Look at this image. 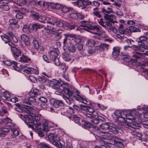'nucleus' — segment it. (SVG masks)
Returning <instances> with one entry per match:
<instances>
[{
    "mask_svg": "<svg viewBox=\"0 0 148 148\" xmlns=\"http://www.w3.org/2000/svg\"><path fill=\"white\" fill-rule=\"evenodd\" d=\"M99 44V42L98 41H94L92 39L88 40L86 43V45L88 47H98V45Z\"/></svg>",
    "mask_w": 148,
    "mask_h": 148,
    "instance_id": "obj_17",
    "label": "nucleus"
},
{
    "mask_svg": "<svg viewBox=\"0 0 148 148\" xmlns=\"http://www.w3.org/2000/svg\"><path fill=\"white\" fill-rule=\"evenodd\" d=\"M79 101L82 103H83L87 105H90V106H88L87 107L85 106L82 107L81 109V112H85V111L82 110V108L83 107L87 108L88 107H90L91 108L93 109L94 110H95L94 109L96 108L97 106V104L95 103L93 101H92L89 100L84 96H82V98H81V99Z\"/></svg>",
    "mask_w": 148,
    "mask_h": 148,
    "instance_id": "obj_11",
    "label": "nucleus"
},
{
    "mask_svg": "<svg viewBox=\"0 0 148 148\" xmlns=\"http://www.w3.org/2000/svg\"><path fill=\"white\" fill-rule=\"evenodd\" d=\"M104 17L106 20L111 22H113L116 19L115 16L113 15L105 14Z\"/></svg>",
    "mask_w": 148,
    "mask_h": 148,
    "instance_id": "obj_34",
    "label": "nucleus"
},
{
    "mask_svg": "<svg viewBox=\"0 0 148 148\" xmlns=\"http://www.w3.org/2000/svg\"><path fill=\"white\" fill-rule=\"evenodd\" d=\"M31 15L33 16V17L35 19L39 21V18L42 17H43V16H41L40 17L39 16V14L34 11H31Z\"/></svg>",
    "mask_w": 148,
    "mask_h": 148,
    "instance_id": "obj_38",
    "label": "nucleus"
},
{
    "mask_svg": "<svg viewBox=\"0 0 148 148\" xmlns=\"http://www.w3.org/2000/svg\"><path fill=\"white\" fill-rule=\"evenodd\" d=\"M12 64L13 65V67L15 70L17 71H23L24 72V71L23 70L22 68L21 67V66H23V65H20V68L17 66V64L16 62L14 61L12 62Z\"/></svg>",
    "mask_w": 148,
    "mask_h": 148,
    "instance_id": "obj_39",
    "label": "nucleus"
},
{
    "mask_svg": "<svg viewBox=\"0 0 148 148\" xmlns=\"http://www.w3.org/2000/svg\"><path fill=\"white\" fill-rule=\"evenodd\" d=\"M65 38L64 40V45H66V43L69 42V40H72V42H73L74 36L71 34H64Z\"/></svg>",
    "mask_w": 148,
    "mask_h": 148,
    "instance_id": "obj_19",
    "label": "nucleus"
},
{
    "mask_svg": "<svg viewBox=\"0 0 148 148\" xmlns=\"http://www.w3.org/2000/svg\"><path fill=\"white\" fill-rule=\"evenodd\" d=\"M62 58L64 60L67 62L71 60L70 56L66 53H64L63 54Z\"/></svg>",
    "mask_w": 148,
    "mask_h": 148,
    "instance_id": "obj_44",
    "label": "nucleus"
},
{
    "mask_svg": "<svg viewBox=\"0 0 148 148\" xmlns=\"http://www.w3.org/2000/svg\"><path fill=\"white\" fill-rule=\"evenodd\" d=\"M24 111L26 112L27 113H29L32 110L33 108L32 107L27 105L26 104H24L21 105Z\"/></svg>",
    "mask_w": 148,
    "mask_h": 148,
    "instance_id": "obj_32",
    "label": "nucleus"
},
{
    "mask_svg": "<svg viewBox=\"0 0 148 148\" xmlns=\"http://www.w3.org/2000/svg\"><path fill=\"white\" fill-rule=\"evenodd\" d=\"M123 60L126 62L129 63L130 64H132L133 65H136V66H148V59L147 62L143 64L139 62H137V61L136 59H132L129 56H126L124 57L123 58Z\"/></svg>",
    "mask_w": 148,
    "mask_h": 148,
    "instance_id": "obj_9",
    "label": "nucleus"
},
{
    "mask_svg": "<svg viewBox=\"0 0 148 148\" xmlns=\"http://www.w3.org/2000/svg\"><path fill=\"white\" fill-rule=\"evenodd\" d=\"M59 53L58 49L57 48L53 49V51H49V54L50 59L52 60L53 59H55L58 56Z\"/></svg>",
    "mask_w": 148,
    "mask_h": 148,
    "instance_id": "obj_16",
    "label": "nucleus"
},
{
    "mask_svg": "<svg viewBox=\"0 0 148 148\" xmlns=\"http://www.w3.org/2000/svg\"><path fill=\"white\" fill-rule=\"evenodd\" d=\"M128 126H129V129H131L132 130H133L132 128L134 129H138L140 128L139 124L134 121L131 122L129 124Z\"/></svg>",
    "mask_w": 148,
    "mask_h": 148,
    "instance_id": "obj_28",
    "label": "nucleus"
},
{
    "mask_svg": "<svg viewBox=\"0 0 148 148\" xmlns=\"http://www.w3.org/2000/svg\"><path fill=\"white\" fill-rule=\"evenodd\" d=\"M27 66V65L26 66H21V67L24 71L25 72L28 74L34 73L37 75L39 73L38 71L31 67L29 68Z\"/></svg>",
    "mask_w": 148,
    "mask_h": 148,
    "instance_id": "obj_14",
    "label": "nucleus"
},
{
    "mask_svg": "<svg viewBox=\"0 0 148 148\" xmlns=\"http://www.w3.org/2000/svg\"><path fill=\"white\" fill-rule=\"evenodd\" d=\"M110 131L112 132L114 134H116L118 133H122L123 132V131L116 127V125L111 123L109 128Z\"/></svg>",
    "mask_w": 148,
    "mask_h": 148,
    "instance_id": "obj_15",
    "label": "nucleus"
},
{
    "mask_svg": "<svg viewBox=\"0 0 148 148\" xmlns=\"http://www.w3.org/2000/svg\"><path fill=\"white\" fill-rule=\"evenodd\" d=\"M37 3L41 7H45L46 8L48 7L49 5L50 4V3L45 2L42 1H38Z\"/></svg>",
    "mask_w": 148,
    "mask_h": 148,
    "instance_id": "obj_37",
    "label": "nucleus"
},
{
    "mask_svg": "<svg viewBox=\"0 0 148 148\" xmlns=\"http://www.w3.org/2000/svg\"><path fill=\"white\" fill-rule=\"evenodd\" d=\"M93 134L97 139L104 142V145L109 148H123L124 140L115 136H111L108 133L100 131L97 127L93 128Z\"/></svg>",
    "mask_w": 148,
    "mask_h": 148,
    "instance_id": "obj_3",
    "label": "nucleus"
},
{
    "mask_svg": "<svg viewBox=\"0 0 148 148\" xmlns=\"http://www.w3.org/2000/svg\"><path fill=\"white\" fill-rule=\"evenodd\" d=\"M11 49L13 54V55L15 59L17 60L16 57H18L21 54V51L16 47H11Z\"/></svg>",
    "mask_w": 148,
    "mask_h": 148,
    "instance_id": "obj_21",
    "label": "nucleus"
},
{
    "mask_svg": "<svg viewBox=\"0 0 148 148\" xmlns=\"http://www.w3.org/2000/svg\"><path fill=\"white\" fill-rule=\"evenodd\" d=\"M72 10V8L71 7H67L64 5L61 7V10L64 13H66L68 12H69Z\"/></svg>",
    "mask_w": 148,
    "mask_h": 148,
    "instance_id": "obj_40",
    "label": "nucleus"
},
{
    "mask_svg": "<svg viewBox=\"0 0 148 148\" xmlns=\"http://www.w3.org/2000/svg\"><path fill=\"white\" fill-rule=\"evenodd\" d=\"M60 66L63 72H64L68 69V67L64 64H60Z\"/></svg>",
    "mask_w": 148,
    "mask_h": 148,
    "instance_id": "obj_62",
    "label": "nucleus"
},
{
    "mask_svg": "<svg viewBox=\"0 0 148 148\" xmlns=\"http://www.w3.org/2000/svg\"><path fill=\"white\" fill-rule=\"evenodd\" d=\"M25 117L24 122L32 130L36 131L48 132L54 127L53 123L46 119H41L34 114L25 116Z\"/></svg>",
    "mask_w": 148,
    "mask_h": 148,
    "instance_id": "obj_2",
    "label": "nucleus"
},
{
    "mask_svg": "<svg viewBox=\"0 0 148 148\" xmlns=\"http://www.w3.org/2000/svg\"><path fill=\"white\" fill-rule=\"evenodd\" d=\"M123 25L122 24L120 25L119 28V32L121 34H124V32L125 29L123 28Z\"/></svg>",
    "mask_w": 148,
    "mask_h": 148,
    "instance_id": "obj_57",
    "label": "nucleus"
},
{
    "mask_svg": "<svg viewBox=\"0 0 148 148\" xmlns=\"http://www.w3.org/2000/svg\"><path fill=\"white\" fill-rule=\"evenodd\" d=\"M69 13L70 14L68 15V17L69 18L74 19L77 18V12L73 10L72 9V10H71Z\"/></svg>",
    "mask_w": 148,
    "mask_h": 148,
    "instance_id": "obj_31",
    "label": "nucleus"
},
{
    "mask_svg": "<svg viewBox=\"0 0 148 148\" xmlns=\"http://www.w3.org/2000/svg\"><path fill=\"white\" fill-rule=\"evenodd\" d=\"M44 29L45 30H48L49 31H54V29H55V28L53 27V26H50L49 25H47V28L46 27H45L44 28Z\"/></svg>",
    "mask_w": 148,
    "mask_h": 148,
    "instance_id": "obj_59",
    "label": "nucleus"
},
{
    "mask_svg": "<svg viewBox=\"0 0 148 148\" xmlns=\"http://www.w3.org/2000/svg\"><path fill=\"white\" fill-rule=\"evenodd\" d=\"M20 12L21 14H23L25 13H28V11L26 8H21L20 10Z\"/></svg>",
    "mask_w": 148,
    "mask_h": 148,
    "instance_id": "obj_64",
    "label": "nucleus"
},
{
    "mask_svg": "<svg viewBox=\"0 0 148 148\" xmlns=\"http://www.w3.org/2000/svg\"><path fill=\"white\" fill-rule=\"evenodd\" d=\"M113 51L112 52V54L115 58H117L119 55L120 48L119 47H115L113 48Z\"/></svg>",
    "mask_w": 148,
    "mask_h": 148,
    "instance_id": "obj_33",
    "label": "nucleus"
},
{
    "mask_svg": "<svg viewBox=\"0 0 148 148\" xmlns=\"http://www.w3.org/2000/svg\"><path fill=\"white\" fill-rule=\"evenodd\" d=\"M3 62L5 65L7 66H11L12 64V62L7 59H6L3 61Z\"/></svg>",
    "mask_w": 148,
    "mask_h": 148,
    "instance_id": "obj_60",
    "label": "nucleus"
},
{
    "mask_svg": "<svg viewBox=\"0 0 148 148\" xmlns=\"http://www.w3.org/2000/svg\"><path fill=\"white\" fill-rule=\"evenodd\" d=\"M62 136H60L56 134H55L53 140L51 142L56 147L61 148L63 147V146L64 144V142H62Z\"/></svg>",
    "mask_w": 148,
    "mask_h": 148,
    "instance_id": "obj_8",
    "label": "nucleus"
},
{
    "mask_svg": "<svg viewBox=\"0 0 148 148\" xmlns=\"http://www.w3.org/2000/svg\"><path fill=\"white\" fill-rule=\"evenodd\" d=\"M3 122L6 123L7 126L10 127V128L11 130L12 128H14L16 126L14 124L12 123V121L8 117H6L3 120Z\"/></svg>",
    "mask_w": 148,
    "mask_h": 148,
    "instance_id": "obj_18",
    "label": "nucleus"
},
{
    "mask_svg": "<svg viewBox=\"0 0 148 148\" xmlns=\"http://www.w3.org/2000/svg\"><path fill=\"white\" fill-rule=\"evenodd\" d=\"M55 25L57 26L60 27L63 26L66 27V28L64 27V28L68 29H71L73 28V27L70 26L68 22L61 20L58 21L57 19H56V21L55 22Z\"/></svg>",
    "mask_w": 148,
    "mask_h": 148,
    "instance_id": "obj_13",
    "label": "nucleus"
},
{
    "mask_svg": "<svg viewBox=\"0 0 148 148\" xmlns=\"http://www.w3.org/2000/svg\"><path fill=\"white\" fill-rule=\"evenodd\" d=\"M21 40L24 42L25 45L27 46L29 45L30 42L28 37L25 34H23L21 36Z\"/></svg>",
    "mask_w": 148,
    "mask_h": 148,
    "instance_id": "obj_27",
    "label": "nucleus"
},
{
    "mask_svg": "<svg viewBox=\"0 0 148 148\" xmlns=\"http://www.w3.org/2000/svg\"><path fill=\"white\" fill-rule=\"evenodd\" d=\"M102 12L104 14H106L107 13L110 14L112 13V9L111 7H108L107 9L103 8L102 9Z\"/></svg>",
    "mask_w": 148,
    "mask_h": 148,
    "instance_id": "obj_41",
    "label": "nucleus"
},
{
    "mask_svg": "<svg viewBox=\"0 0 148 148\" xmlns=\"http://www.w3.org/2000/svg\"><path fill=\"white\" fill-rule=\"evenodd\" d=\"M9 25L12 28L17 29L19 27V25L17 24V22L13 19H10L9 21Z\"/></svg>",
    "mask_w": 148,
    "mask_h": 148,
    "instance_id": "obj_24",
    "label": "nucleus"
},
{
    "mask_svg": "<svg viewBox=\"0 0 148 148\" xmlns=\"http://www.w3.org/2000/svg\"><path fill=\"white\" fill-rule=\"evenodd\" d=\"M32 43L33 46L36 49H38L39 48V45L37 40H34L33 41Z\"/></svg>",
    "mask_w": 148,
    "mask_h": 148,
    "instance_id": "obj_54",
    "label": "nucleus"
},
{
    "mask_svg": "<svg viewBox=\"0 0 148 148\" xmlns=\"http://www.w3.org/2000/svg\"><path fill=\"white\" fill-rule=\"evenodd\" d=\"M40 92L38 90L34 89L30 92L29 94V96L36 97L38 95H39Z\"/></svg>",
    "mask_w": 148,
    "mask_h": 148,
    "instance_id": "obj_29",
    "label": "nucleus"
},
{
    "mask_svg": "<svg viewBox=\"0 0 148 148\" xmlns=\"http://www.w3.org/2000/svg\"><path fill=\"white\" fill-rule=\"evenodd\" d=\"M39 81L40 82L45 83L46 82H48L49 81L46 78L43 76H42L39 77L38 79Z\"/></svg>",
    "mask_w": 148,
    "mask_h": 148,
    "instance_id": "obj_55",
    "label": "nucleus"
},
{
    "mask_svg": "<svg viewBox=\"0 0 148 148\" xmlns=\"http://www.w3.org/2000/svg\"><path fill=\"white\" fill-rule=\"evenodd\" d=\"M61 87L63 89V98L68 104L70 105L72 103V96L76 100L80 101L82 96L80 95L79 92L73 86L67 84L62 85Z\"/></svg>",
    "mask_w": 148,
    "mask_h": 148,
    "instance_id": "obj_4",
    "label": "nucleus"
},
{
    "mask_svg": "<svg viewBox=\"0 0 148 148\" xmlns=\"http://www.w3.org/2000/svg\"><path fill=\"white\" fill-rule=\"evenodd\" d=\"M78 124L81 126L85 129H87V128L90 127V123L86 122L85 121L82 119L80 120Z\"/></svg>",
    "mask_w": 148,
    "mask_h": 148,
    "instance_id": "obj_26",
    "label": "nucleus"
},
{
    "mask_svg": "<svg viewBox=\"0 0 148 148\" xmlns=\"http://www.w3.org/2000/svg\"><path fill=\"white\" fill-rule=\"evenodd\" d=\"M82 110L85 112H83L88 117L93 119L91 120L92 123L94 124H97L99 122V121L98 119L99 113L90 107L87 108L83 107Z\"/></svg>",
    "mask_w": 148,
    "mask_h": 148,
    "instance_id": "obj_5",
    "label": "nucleus"
},
{
    "mask_svg": "<svg viewBox=\"0 0 148 148\" xmlns=\"http://www.w3.org/2000/svg\"><path fill=\"white\" fill-rule=\"evenodd\" d=\"M111 123H106L101 124L100 125V128L103 130H108L110 126Z\"/></svg>",
    "mask_w": 148,
    "mask_h": 148,
    "instance_id": "obj_42",
    "label": "nucleus"
},
{
    "mask_svg": "<svg viewBox=\"0 0 148 148\" xmlns=\"http://www.w3.org/2000/svg\"><path fill=\"white\" fill-rule=\"evenodd\" d=\"M57 18L50 15H48L39 18V21L44 23H47L52 25H55Z\"/></svg>",
    "mask_w": 148,
    "mask_h": 148,
    "instance_id": "obj_10",
    "label": "nucleus"
},
{
    "mask_svg": "<svg viewBox=\"0 0 148 148\" xmlns=\"http://www.w3.org/2000/svg\"><path fill=\"white\" fill-rule=\"evenodd\" d=\"M10 37H11L13 41L15 42H17L18 40L16 38L14 35L12 33H10Z\"/></svg>",
    "mask_w": 148,
    "mask_h": 148,
    "instance_id": "obj_63",
    "label": "nucleus"
},
{
    "mask_svg": "<svg viewBox=\"0 0 148 148\" xmlns=\"http://www.w3.org/2000/svg\"><path fill=\"white\" fill-rule=\"evenodd\" d=\"M148 38V37H145L144 36H141L139 38L138 42H141L142 44L145 46V47H148V42L147 41Z\"/></svg>",
    "mask_w": 148,
    "mask_h": 148,
    "instance_id": "obj_22",
    "label": "nucleus"
},
{
    "mask_svg": "<svg viewBox=\"0 0 148 148\" xmlns=\"http://www.w3.org/2000/svg\"><path fill=\"white\" fill-rule=\"evenodd\" d=\"M0 97L4 100H8L10 101V93L8 92H4L3 93H0Z\"/></svg>",
    "mask_w": 148,
    "mask_h": 148,
    "instance_id": "obj_23",
    "label": "nucleus"
},
{
    "mask_svg": "<svg viewBox=\"0 0 148 148\" xmlns=\"http://www.w3.org/2000/svg\"><path fill=\"white\" fill-rule=\"evenodd\" d=\"M32 28V29L34 31H36L38 29H40L43 27V26L39 23H34L30 25Z\"/></svg>",
    "mask_w": 148,
    "mask_h": 148,
    "instance_id": "obj_30",
    "label": "nucleus"
},
{
    "mask_svg": "<svg viewBox=\"0 0 148 148\" xmlns=\"http://www.w3.org/2000/svg\"><path fill=\"white\" fill-rule=\"evenodd\" d=\"M29 26L25 25L23 28V31L25 33L28 34L30 32V29L29 28Z\"/></svg>",
    "mask_w": 148,
    "mask_h": 148,
    "instance_id": "obj_49",
    "label": "nucleus"
},
{
    "mask_svg": "<svg viewBox=\"0 0 148 148\" xmlns=\"http://www.w3.org/2000/svg\"><path fill=\"white\" fill-rule=\"evenodd\" d=\"M49 6H51V7L53 9L58 10L61 7V5L60 4L58 3H50V4L49 5Z\"/></svg>",
    "mask_w": 148,
    "mask_h": 148,
    "instance_id": "obj_45",
    "label": "nucleus"
},
{
    "mask_svg": "<svg viewBox=\"0 0 148 148\" xmlns=\"http://www.w3.org/2000/svg\"><path fill=\"white\" fill-rule=\"evenodd\" d=\"M86 21H83L82 23L84 24L83 25L84 27V29L87 30V29L89 30H93L94 32L92 31L91 32L93 34H96L102 37L106 38L107 36L105 34V32L100 29L101 27L98 25L92 26L90 24H87Z\"/></svg>",
    "mask_w": 148,
    "mask_h": 148,
    "instance_id": "obj_6",
    "label": "nucleus"
},
{
    "mask_svg": "<svg viewBox=\"0 0 148 148\" xmlns=\"http://www.w3.org/2000/svg\"><path fill=\"white\" fill-rule=\"evenodd\" d=\"M140 106L138 107V113L136 114V111L134 110H125L121 112L119 110H116L114 112V114L117 116L116 119L119 125L123 124V123L129 122L127 120H135L140 115L144 113V117L148 118V106H144L140 107Z\"/></svg>",
    "mask_w": 148,
    "mask_h": 148,
    "instance_id": "obj_1",
    "label": "nucleus"
},
{
    "mask_svg": "<svg viewBox=\"0 0 148 148\" xmlns=\"http://www.w3.org/2000/svg\"><path fill=\"white\" fill-rule=\"evenodd\" d=\"M1 37L2 40L4 41L5 43H7L9 42L10 38V35L9 36H7L6 35L4 34L3 35H1Z\"/></svg>",
    "mask_w": 148,
    "mask_h": 148,
    "instance_id": "obj_47",
    "label": "nucleus"
},
{
    "mask_svg": "<svg viewBox=\"0 0 148 148\" xmlns=\"http://www.w3.org/2000/svg\"><path fill=\"white\" fill-rule=\"evenodd\" d=\"M92 5H94L96 8L93 9V10L95 11L97 10V7H98L100 5V3L97 1H94L93 2L92 4V3L91 4Z\"/></svg>",
    "mask_w": 148,
    "mask_h": 148,
    "instance_id": "obj_53",
    "label": "nucleus"
},
{
    "mask_svg": "<svg viewBox=\"0 0 148 148\" xmlns=\"http://www.w3.org/2000/svg\"><path fill=\"white\" fill-rule=\"evenodd\" d=\"M1 131L2 132H1L0 133V136H4L5 135V134L4 133H3V132L7 133L9 132L10 130L7 128H3L1 129Z\"/></svg>",
    "mask_w": 148,
    "mask_h": 148,
    "instance_id": "obj_51",
    "label": "nucleus"
},
{
    "mask_svg": "<svg viewBox=\"0 0 148 148\" xmlns=\"http://www.w3.org/2000/svg\"><path fill=\"white\" fill-rule=\"evenodd\" d=\"M145 55L148 56V51H146L145 53H137L136 55H134L133 56L136 59L141 60L142 59V58L140 56H145Z\"/></svg>",
    "mask_w": 148,
    "mask_h": 148,
    "instance_id": "obj_35",
    "label": "nucleus"
},
{
    "mask_svg": "<svg viewBox=\"0 0 148 148\" xmlns=\"http://www.w3.org/2000/svg\"><path fill=\"white\" fill-rule=\"evenodd\" d=\"M26 1L25 0H17L16 3L20 6H22L26 3Z\"/></svg>",
    "mask_w": 148,
    "mask_h": 148,
    "instance_id": "obj_50",
    "label": "nucleus"
},
{
    "mask_svg": "<svg viewBox=\"0 0 148 148\" xmlns=\"http://www.w3.org/2000/svg\"><path fill=\"white\" fill-rule=\"evenodd\" d=\"M51 110V112H55V111L57 110L56 109H53L51 108H50ZM58 112H56L58 113H60L62 114H63L65 116H67V114H72L74 113L73 109L70 107H69L68 109L67 110V109L64 108L63 109L62 108L61 110L60 111V110L58 109L57 110Z\"/></svg>",
    "mask_w": 148,
    "mask_h": 148,
    "instance_id": "obj_12",
    "label": "nucleus"
},
{
    "mask_svg": "<svg viewBox=\"0 0 148 148\" xmlns=\"http://www.w3.org/2000/svg\"><path fill=\"white\" fill-rule=\"evenodd\" d=\"M132 47L135 50H138L140 51L144 52V49H147L148 47H145V46L142 44L140 45L139 46L133 45Z\"/></svg>",
    "mask_w": 148,
    "mask_h": 148,
    "instance_id": "obj_25",
    "label": "nucleus"
},
{
    "mask_svg": "<svg viewBox=\"0 0 148 148\" xmlns=\"http://www.w3.org/2000/svg\"><path fill=\"white\" fill-rule=\"evenodd\" d=\"M11 131L13 132V134L16 136H18L19 135V132L18 130V128L16 127L14 128H12L11 129Z\"/></svg>",
    "mask_w": 148,
    "mask_h": 148,
    "instance_id": "obj_52",
    "label": "nucleus"
},
{
    "mask_svg": "<svg viewBox=\"0 0 148 148\" xmlns=\"http://www.w3.org/2000/svg\"><path fill=\"white\" fill-rule=\"evenodd\" d=\"M50 85L52 86L53 89L56 90L55 92L56 94L60 95L62 93L63 91L62 90V88L61 87L62 84L59 81L55 80L50 81Z\"/></svg>",
    "mask_w": 148,
    "mask_h": 148,
    "instance_id": "obj_7",
    "label": "nucleus"
},
{
    "mask_svg": "<svg viewBox=\"0 0 148 148\" xmlns=\"http://www.w3.org/2000/svg\"><path fill=\"white\" fill-rule=\"evenodd\" d=\"M35 97H32L29 96L28 98L29 101H25L24 103H25L26 104H28L29 105H31V103L29 101H31L32 102L35 103L36 102L35 99L34 98Z\"/></svg>",
    "mask_w": 148,
    "mask_h": 148,
    "instance_id": "obj_46",
    "label": "nucleus"
},
{
    "mask_svg": "<svg viewBox=\"0 0 148 148\" xmlns=\"http://www.w3.org/2000/svg\"><path fill=\"white\" fill-rule=\"evenodd\" d=\"M0 8L3 10L8 11L9 9V6L7 5H2L0 6Z\"/></svg>",
    "mask_w": 148,
    "mask_h": 148,
    "instance_id": "obj_56",
    "label": "nucleus"
},
{
    "mask_svg": "<svg viewBox=\"0 0 148 148\" xmlns=\"http://www.w3.org/2000/svg\"><path fill=\"white\" fill-rule=\"evenodd\" d=\"M55 134L52 133H49L48 135V138L50 141L51 142L53 140Z\"/></svg>",
    "mask_w": 148,
    "mask_h": 148,
    "instance_id": "obj_58",
    "label": "nucleus"
},
{
    "mask_svg": "<svg viewBox=\"0 0 148 148\" xmlns=\"http://www.w3.org/2000/svg\"><path fill=\"white\" fill-rule=\"evenodd\" d=\"M7 111L6 108L4 107H2L1 110H0V115L3 116L4 114L6 113Z\"/></svg>",
    "mask_w": 148,
    "mask_h": 148,
    "instance_id": "obj_61",
    "label": "nucleus"
},
{
    "mask_svg": "<svg viewBox=\"0 0 148 148\" xmlns=\"http://www.w3.org/2000/svg\"><path fill=\"white\" fill-rule=\"evenodd\" d=\"M81 119L77 115H73L72 116V120L76 123L78 124L79 123V121Z\"/></svg>",
    "mask_w": 148,
    "mask_h": 148,
    "instance_id": "obj_43",
    "label": "nucleus"
},
{
    "mask_svg": "<svg viewBox=\"0 0 148 148\" xmlns=\"http://www.w3.org/2000/svg\"><path fill=\"white\" fill-rule=\"evenodd\" d=\"M109 45L106 44L104 43L100 44L99 43V44L98 45V47L96 48L97 49H98L100 47H101L103 49H105L107 50L108 49Z\"/></svg>",
    "mask_w": 148,
    "mask_h": 148,
    "instance_id": "obj_48",
    "label": "nucleus"
},
{
    "mask_svg": "<svg viewBox=\"0 0 148 148\" xmlns=\"http://www.w3.org/2000/svg\"><path fill=\"white\" fill-rule=\"evenodd\" d=\"M30 60V59L27 57V56H25L24 55H23L20 58L19 60L18 61L21 62H26Z\"/></svg>",
    "mask_w": 148,
    "mask_h": 148,
    "instance_id": "obj_36",
    "label": "nucleus"
},
{
    "mask_svg": "<svg viewBox=\"0 0 148 148\" xmlns=\"http://www.w3.org/2000/svg\"><path fill=\"white\" fill-rule=\"evenodd\" d=\"M51 103L53 104V107L56 108H59L63 106V103L60 101L53 99L51 101Z\"/></svg>",
    "mask_w": 148,
    "mask_h": 148,
    "instance_id": "obj_20",
    "label": "nucleus"
}]
</instances>
